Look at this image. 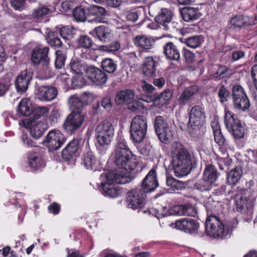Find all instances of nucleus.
Segmentation results:
<instances>
[{
    "instance_id": "obj_1",
    "label": "nucleus",
    "mask_w": 257,
    "mask_h": 257,
    "mask_svg": "<svg viewBox=\"0 0 257 257\" xmlns=\"http://www.w3.org/2000/svg\"><path fill=\"white\" fill-rule=\"evenodd\" d=\"M170 166L175 175L179 178L187 175L191 172L195 158L182 144L175 142L171 148Z\"/></svg>"
},
{
    "instance_id": "obj_2",
    "label": "nucleus",
    "mask_w": 257,
    "mask_h": 257,
    "mask_svg": "<svg viewBox=\"0 0 257 257\" xmlns=\"http://www.w3.org/2000/svg\"><path fill=\"white\" fill-rule=\"evenodd\" d=\"M114 163L128 171L139 172V164L136 156L131 151L124 139L121 136L116 138Z\"/></svg>"
},
{
    "instance_id": "obj_3",
    "label": "nucleus",
    "mask_w": 257,
    "mask_h": 257,
    "mask_svg": "<svg viewBox=\"0 0 257 257\" xmlns=\"http://www.w3.org/2000/svg\"><path fill=\"white\" fill-rule=\"evenodd\" d=\"M236 225V221L224 224L217 216L210 215L206 220L205 231L207 235L212 238L224 239L230 235Z\"/></svg>"
},
{
    "instance_id": "obj_4",
    "label": "nucleus",
    "mask_w": 257,
    "mask_h": 257,
    "mask_svg": "<svg viewBox=\"0 0 257 257\" xmlns=\"http://www.w3.org/2000/svg\"><path fill=\"white\" fill-rule=\"evenodd\" d=\"M224 122L228 131L234 139H241L244 137L246 133L245 125L226 107L224 109Z\"/></svg>"
},
{
    "instance_id": "obj_5",
    "label": "nucleus",
    "mask_w": 257,
    "mask_h": 257,
    "mask_svg": "<svg viewBox=\"0 0 257 257\" xmlns=\"http://www.w3.org/2000/svg\"><path fill=\"white\" fill-rule=\"evenodd\" d=\"M95 141L97 147H105L109 145L114 136V128L106 121L99 123L95 130Z\"/></svg>"
},
{
    "instance_id": "obj_6",
    "label": "nucleus",
    "mask_w": 257,
    "mask_h": 257,
    "mask_svg": "<svg viewBox=\"0 0 257 257\" xmlns=\"http://www.w3.org/2000/svg\"><path fill=\"white\" fill-rule=\"evenodd\" d=\"M138 172L128 171L123 168L119 167L117 169L102 174L100 176V180L114 184H124L130 182L133 175Z\"/></svg>"
},
{
    "instance_id": "obj_7",
    "label": "nucleus",
    "mask_w": 257,
    "mask_h": 257,
    "mask_svg": "<svg viewBox=\"0 0 257 257\" xmlns=\"http://www.w3.org/2000/svg\"><path fill=\"white\" fill-rule=\"evenodd\" d=\"M147 119L144 116L137 115L133 118L130 133L134 142L140 143L143 142L147 133Z\"/></svg>"
},
{
    "instance_id": "obj_8",
    "label": "nucleus",
    "mask_w": 257,
    "mask_h": 257,
    "mask_svg": "<svg viewBox=\"0 0 257 257\" xmlns=\"http://www.w3.org/2000/svg\"><path fill=\"white\" fill-rule=\"evenodd\" d=\"M154 126L156 133L162 142L167 144L171 141L174 132L166 118L162 116H156Z\"/></svg>"
},
{
    "instance_id": "obj_9",
    "label": "nucleus",
    "mask_w": 257,
    "mask_h": 257,
    "mask_svg": "<svg viewBox=\"0 0 257 257\" xmlns=\"http://www.w3.org/2000/svg\"><path fill=\"white\" fill-rule=\"evenodd\" d=\"M232 98L234 107L242 112L247 111L250 107V101L243 88L239 85L232 87Z\"/></svg>"
},
{
    "instance_id": "obj_10",
    "label": "nucleus",
    "mask_w": 257,
    "mask_h": 257,
    "mask_svg": "<svg viewBox=\"0 0 257 257\" xmlns=\"http://www.w3.org/2000/svg\"><path fill=\"white\" fill-rule=\"evenodd\" d=\"M65 141L64 135L59 130H52L48 132L45 139V146L50 150L59 149Z\"/></svg>"
},
{
    "instance_id": "obj_11",
    "label": "nucleus",
    "mask_w": 257,
    "mask_h": 257,
    "mask_svg": "<svg viewBox=\"0 0 257 257\" xmlns=\"http://www.w3.org/2000/svg\"><path fill=\"white\" fill-rule=\"evenodd\" d=\"M145 193L141 187L131 190L127 193L126 203L128 208L136 209L141 207L144 203Z\"/></svg>"
},
{
    "instance_id": "obj_12",
    "label": "nucleus",
    "mask_w": 257,
    "mask_h": 257,
    "mask_svg": "<svg viewBox=\"0 0 257 257\" xmlns=\"http://www.w3.org/2000/svg\"><path fill=\"white\" fill-rule=\"evenodd\" d=\"M217 179V172L214 167L211 165L205 168L203 173V180L198 188L201 191H209Z\"/></svg>"
},
{
    "instance_id": "obj_13",
    "label": "nucleus",
    "mask_w": 257,
    "mask_h": 257,
    "mask_svg": "<svg viewBox=\"0 0 257 257\" xmlns=\"http://www.w3.org/2000/svg\"><path fill=\"white\" fill-rule=\"evenodd\" d=\"M84 120V114L82 112H72L64 123L65 129L71 133L79 128Z\"/></svg>"
},
{
    "instance_id": "obj_14",
    "label": "nucleus",
    "mask_w": 257,
    "mask_h": 257,
    "mask_svg": "<svg viewBox=\"0 0 257 257\" xmlns=\"http://www.w3.org/2000/svg\"><path fill=\"white\" fill-rule=\"evenodd\" d=\"M205 120V112L203 107L195 105L191 108L189 113V126L198 127L204 123Z\"/></svg>"
},
{
    "instance_id": "obj_15",
    "label": "nucleus",
    "mask_w": 257,
    "mask_h": 257,
    "mask_svg": "<svg viewBox=\"0 0 257 257\" xmlns=\"http://www.w3.org/2000/svg\"><path fill=\"white\" fill-rule=\"evenodd\" d=\"M254 198L250 195L249 191L242 189L240 190L239 194L237 195L235 199V204L238 210L243 209H248L253 205Z\"/></svg>"
},
{
    "instance_id": "obj_16",
    "label": "nucleus",
    "mask_w": 257,
    "mask_h": 257,
    "mask_svg": "<svg viewBox=\"0 0 257 257\" xmlns=\"http://www.w3.org/2000/svg\"><path fill=\"white\" fill-rule=\"evenodd\" d=\"M175 227L189 233H197L199 228L198 222L191 218H182L175 222Z\"/></svg>"
},
{
    "instance_id": "obj_17",
    "label": "nucleus",
    "mask_w": 257,
    "mask_h": 257,
    "mask_svg": "<svg viewBox=\"0 0 257 257\" xmlns=\"http://www.w3.org/2000/svg\"><path fill=\"white\" fill-rule=\"evenodd\" d=\"M172 16L173 14L170 10L163 8L155 17V21L162 25L164 30L171 31L174 28V23L171 22Z\"/></svg>"
},
{
    "instance_id": "obj_18",
    "label": "nucleus",
    "mask_w": 257,
    "mask_h": 257,
    "mask_svg": "<svg viewBox=\"0 0 257 257\" xmlns=\"http://www.w3.org/2000/svg\"><path fill=\"white\" fill-rule=\"evenodd\" d=\"M87 78L97 85L104 84L107 79V75L101 70L95 67H89L86 71Z\"/></svg>"
},
{
    "instance_id": "obj_19",
    "label": "nucleus",
    "mask_w": 257,
    "mask_h": 257,
    "mask_svg": "<svg viewBox=\"0 0 257 257\" xmlns=\"http://www.w3.org/2000/svg\"><path fill=\"white\" fill-rule=\"evenodd\" d=\"M83 142L82 139L75 138L72 140L63 150L62 156L66 160H70L74 156H76L80 149L81 144Z\"/></svg>"
},
{
    "instance_id": "obj_20",
    "label": "nucleus",
    "mask_w": 257,
    "mask_h": 257,
    "mask_svg": "<svg viewBox=\"0 0 257 257\" xmlns=\"http://www.w3.org/2000/svg\"><path fill=\"white\" fill-rule=\"evenodd\" d=\"M135 45L143 52H149L155 45L153 38L147 35H139L133 39Z\"/></svg>"
},
{
    "instance_id": "obj_21",
    "label": "nucleus",
    "mask_w": 257,
    "mask_h": 257,
    "mask_svg": "<svg viewBox=\"0 0 257 257\" xmlns=\"http://www.w3.org/2000/svg\"><path fill=\"white\" fill-rule=\"evenodd\" d=\"M158 182L157 179V174L155 170H151L143 180L141 187L144 193L149 192L154 190L158 186Z\"/></svg>"
},
{
    "instance_id": "obj_22",
    "label": "nucleus",
    "mask_w": 257,
    "mask_h": 257,
    "mask_svg": "<svg viewBox=\"0 0 257 257\" xmlns=\"http://www.w3.org/2000/svg\"><path fill=\"white\" fill-rule=\"evenodd\" d=\"M32 78V73L27 70L22 71L18 76L15 82L16 89L18 92H25L28 88L30 81Z\"/></svg>"
},
{
    "instance_id": "obj_23",
    "label": "nucleus",
    "mask_w": 257,
    "mask_h": 257,
    "mask_svg": "<svg viewBox=\"0 0 257 257\" xmlns=\"http://www.w3.org/2000/svg\"><path fill=\"white\" fill-rule=\"evenodd\" d=\"M49 128L48 123L44 120L32 122L30 127V133L35 139L40 138Z\"/></svg>"
},
{
    "instance_id": "obj_24",
    "label": "nucleus",
    "mask_w": 257,
    "mask_h": 257,
    "mask_svg": "<svg viewBox=\"0 0 257 257\" xmlns=\"http://www.w3.org/2000/svg\"><path fill=\"white\" fill-rule=\"evenodd\" d=\"M38 96L41 100L51 101L57 95V90L54 87L40 86L38 88Z\"/></svg>"
},
{
    "instance_id": "obj_25",
    "label": "nucleus",
    "mask_w": 257,
    "mask_h": 257,
    "mask_svg": "<svg viewBox=\"0 0 257 257\" xmlns=\"http://www.w3.org/2000/svg\"><path fill=\"white\" fill-rule=\"evenodd\" d=\"M198 91V87L196 85H192L187 87L180 94L178 98V102L181 106H184L193 99V95Z\"/></svg>"
},
{
    "instance_id": "obj_26",
    "label": "nucleus",
    "mask_w": 257,
    "mask_h": 257,
    "mask_svg": "<svg viewBox=\"0 0 257 257\" xmlns=\"http://www.w3.org/2000/svg\"><path fill=\"white\" fill-rule=\"evenodd\" d=\"M49 50V49L47 47L35 49L32 53V62L35 65H38L43 63L45 60H49L48 57Z\"/></svg>"
},
{
    "instance_id": "obj_27",
    "label": "nucleus",
    "mask_w": 257,
    "mask_h": 257,
    "mask_svg": "<svg viewBox=\"0 0 257 257\" xmlns=\"http://www.w3.org/2000/svg\"><path fill=\"white\" fill-rule=\"evenodd\" d=\"M102 186L101 192L105 196L116 197L120 194V190L114 183L101 180Z\"/></svg>"
},
{
    "instance_id": "obj_28",
    "label": "nucleus",
    "mask_w": 257,
    "mask_h": 257,
    "mask_svg": "<svg viewBox=\"0 0 257 257\" xmlns=\"http://www.w3.org/2000/svg\"><path fill=\"white\" fill-rule=\"evenodd\" d=\"M181 15L184 21L191 22L198 19L201 16V13L197 8L187 7L183 9Z\"/></svg>"
},
{
    "instance_id": "obj_29",
    "label": "nucleus",
    "mask_w": 257,
    "mask_h": 257,
    "mask_svg": "<svg viewBox=\"0 0 257 257\" xmlns=\"http://www.w3.org/2000/svg\"><path fill=\"white\" fill-rule=\"evenodd\" d=\"M28 165L33 170H38L45 167V162L39 154L30 153L28 157Z\"/></svg>"
},
{
    "instance_id": "obj_30",
    "label": "nucleus",
    "mask_w": 257,
    "mask_h": 257,
    "mask_svg": "<svg viewBox=\"0 0 257 257\" xmlns=\"http://www.w3.org/2000/svg\"><path fill=\"white\" fill-rule=\"evenodd\" d=\"M142 69L143 74L146 77H156V62L152 57H148L145 59Z\"/></svg>"
},
{
    "instance_id": "obj_31",
    "label": "nucleus",
    "mask_w": 257,
    "mask_h": 257,
    "mask_svg": "<svg viewBox=\"0 0 257 257\" xmlns=\"http://www.w3.org/2000/svg\"><path fill=\"white\" fill-rule=\"evenodd\" d=\"M67 70L80 78L83 71L84 70V66L79 60L76 58H73L67 67Z\"/></svg>"
},
{
    "instance_id": "obj_32",
    "label": "nucleus",
    "mask_w": 257,
    "mask_h": 257,
    "mask_svg": "<svg viewBox=\"0 0 257 257\" xmlns=\"http://www.w3.org/2000/svg\"><path fill=\"white\" fill-rule=\"evenodd\" d=\"M92 33L95 34L98 39L102 42L108 41L112 36L111 30L108 27L104 26L95 28Z\"/></svg>"
},
{
    "instance_id": "obj_33",
    "label": "nucleus",
    "mask_w": 257,
    "mask_h": 257,
    "mask_svg": "<svg viewBox=\"0 0 257 257\" xmlns=\"http://www.w3.org/2000/svg\"><path fill=\"white\" fill-rule=\"evenodd\" d=\"M164 53L168 59L178 61L180 57L178 49L172 42H168L164 45Z\"/></svg>"
},
{
    "instance_id": "obj_34",
    "label": "nucleus",
    "mask_w": 257,
    "mask_h": 257,
    "mask_svg": "<svg viewBox=\"0 0 257 257\" xmlns=\"http://www.w3.org/2000/svg\"><path fill=\"white\" fill-rule=\"evenodd\" d=\"M50 12V10L47 7L44 5H40L33 10L32 17L34 20L36 22H45L46 16Z\"/></svg>"
},
{
    "instance_id": "obj_35",
    "label": "nucleus",
    "mask_w": 257,
    "mask_h": 257,
    "mask_svg": "<svg viewBox=\"0 0 257 257\" xmlns=\"http://www.w3.org/2000/svg\"><path fill=\"white\" fill-rule=\"evenodd\" d=\"M87 12L89 16H95V21L98 22H102V19L101 17L105 16L106 13V11L104 8L97 5H92L88 7Z\"/></svg>"
},
{
    "instance_id": "obj_36",
    "label": "nucleus",
    "mask_w": 257,
    "mask_h": 257,
    "mask_svg": "<svg viewBox=\"0 0 257 257\" xmlns=\"http://www.w3.org/2000/svg\"><path fill=\"white\" fill-rule=\"evenodd\" d=\"M174 211L178 215H186L194 217L197 212L194 206L190 205L177 206L174 207Z\"/></svg>"
},
{
    "instance_id": "obj_37",
    "label": "nucleus",
    "mask_w": 257,
    "mask_h": 257,
    "mask_svg": "<svg viewBox=\"0 0 257 257\" xmlns=\"http://www.w3.org/2000/svg\"><path fill=\"white\" fill-rule=\"evenodd\" d=\"M135 97L133 90L126 89L118 91L115 97V101L118 104H121L125 102H127L133 100Z\"/></svg>"
},
{
    "instance_id": "obj_38",
    "label": "nucleus",
    "mask_w": 257,
    "mask_h": 257,
    "mask_svg": "<svg viewBox=\"0 0 257 257\" xmlns=\"http://www.w3.org/2000/svg\"><path fill=\"white\" fill-rule=\"evenodd\" d=\"M83 164L87 169L96 170L100 164L92 152H88L83 159Z\"/></svg>"
},
{
    "instance_id": "obj_39",
    "label": "nucleus",
    "mask_w": 257,
    "mask_h": 257,
    "mask_svg": "<svg viewBox=\"0 0 257 257\" xmlns=\"http://www.w3.org/2000/svg\"><path fill=\"white\" fill-rule=\"evenodd\" d=\"M242 175V170L240 167H236L232 169L227 174V182L230 185H235L240 179Z\"/></svg>"
},
{
    "instance_id": "obj_40",
    "label": "nucleus",
    "mask_w": 257,
    "mask_h": 257,
    "mask_svg": "<svg viewBox=\"0 0 257 257\" xmlns=\"http://www.w3.org/2000/svg\"><path fill=\"white\" fill-rule=\"evenodd\" d=\"M68 103L72 112H81L85 106L80 97L74 95L69 97Z\"/></svg>"
},
{
    "instance_id": "obj_41",
    "label": "nucleus",
    "mask_w": 257,
    "mask_h": 257,
    "mask_svg": "<svg viewBox=\"0 0 257 257\" xmlns=\"http://www.w3.org/2000/svg\"><path fill=\"white\" fill-rule=\"evenodd\" d=\"M33 112L32 108L30 107L29 101L27 98H24L20 102L18 108V113L24 116H29Z\"/></svg>"
},
{
    "instance_id": "obj_42",
    "label": "nucleus",
    "mask_w": 257,
    "mask_h": 257,
    "mask_svg": "<svg viewBox=\"0 0 257 257\" xmlns=\"http://www.w3.org/2000/svg\"><path fill=\"white\" fill-rule=\"evenodd\" d=\"M73 15L74 19L77 22H84L87 16H89L87 12V7L82 6L76 7L73 11Z\"/></svg>"
},
{
    "instance_id": "obj_43",
    "label": "nucleus",
    "mask_w": 257,
    "mask_h": 257,
    "mask_svg": "<svg viewBox=\"0 0 257 257\" xmlns=\"http://www.w3.org/2000/svg\"><path fill=\"white\" fill-rule=\"evenodd\" d=\"M166 184L168 187V189L170 191L181 190L184 187L183 182L176 180L172 176H167Z\"/></svg>"
},
{
    "instance_id": "obj_44",
    "label": "nucleus",
    "mask_w": 257,
    "mask_h": 257,
    "mask_svg": "<svg viewBox=\"0 0 257 257\" xmlns=\"http://www.w3.org/2000/svg\"><path fill=\"white\" fill-rule=\"evenodd\" d=\"M204 42V38L201 35L195 36L186 39L185 43L192 48L200 47Z\"/></svg>"
},
{
    "instance_id": "obj_45",
    "label": "nucleus",
    "mask_w": 257,
    "mask_h": 257,
    "mask_svg": "<svg viewBox=\"0 0 257 257\" xmlns=\"http://www.w3.org/2000/svg\"><path fill=\"white\" fill-rule=\"evenodd\" d=\"M77 46L79 47L86 49V51H90L88 49L92 47L93 42L91 38L86 35L81 36L77 40Z\"/></svg>"
},
{
    "instance_id": "obj_46",
    "label": "nucleus",
    "mask_w": 257,
    "mask_h": 257,
    "mask_svg": "<svg viewBox=\"0 0 257 257\" xmlns=\"http://www.w3.org/2000/svg\"><path fill=\"white\" fill-rule=\"evenodd\" d=\"M42 67L39 69V73L44 79H48L54 75V73L49 67V60H45L40 64Z\"/></svg>"
},
{
    "instance_id": "obj_47",
    "label": "nucleus",
    "mask_w": 257,
    "mask_h": 257,
    "mask_svg": "<svg viewBox=\"0 0 257 257\" xmlns=\"http://www.w3.org/2000/svg\"><path fill=\"white\" fill-rule=\"evenodd\" d=\"M230 93L226 87L223 85H220L218 86V96L221 103L226 102L230 97Z\"/></svg>"
},
{
    "instance_id": "obj_48",
    "label": "nucleus",
    "mask_w": 257,
    "mask_h": 257,
    "mask_svg": "<svg viewBox=\"0 0 257 257\" xmlns=\"http://www.w3.org/2000/svg\"><path fill=\"white\" fill-rule=\"evenodd\" d=\"M231 74V70L224 65H221L218 67L216 73L212 75L213 78H225L228 77Z\"/></svg>"
},
{
    "instance_id": "obj_49",
    "label": "nucleus",
    "mask_w": 257,
    "mask_h": 257,
    "mask_svg": "<svg viewBox=\"0 0 257 257\" xmlns=\"http://www.w3.org/2000/svg\"><path fill=\"white\" fill-rule=\"evenodd\" d=\"M101 66L103 69L108 72L112 73L116 68V65L111 59H105L102 61Z\"/></svg>"
},
{
    "instance_id": "obj_50",
    "label": "nucleus",
    "mask_w": 257,
    "mask_h": 257,
    "mask_svg": "<svg viewBox=\"0 0 257 257\" xmlns=\"http://www.w3.org/2000/svg\"><path fill=\"white\" fill-rule=\"evenodd\" d=\"M56 59L55 61V67L57 69H61L64 65L66 56L64 53L60 50L55 52Z\"/></svg>"
},
{
    "instance_id": "obj_51",
    "label": "nucleus",
    "mask_w": 257,
    "mask_h": 257,
    "mask_svg": "<svg viewBox=\"0 0 257 257\" xmlns=\"http://www.w3.org/2000/svg\"><path fill=\"white\" fill-rule=\"evenodd\" d=\"M59 117L60 114L58 109L57 108H54L51 111L47 120L45 121L47 123H48L49 126L50 125H53L57 123L58 119L59 118Z\"/></svg>"
},
{
    "instance_id": "obj_52",
    "label": "nucleus",
    "mask_w": 257,
    "mask_h": 257,
    "mask_svg": "<svg viewBox=\"0 0 257 257\" xmlns=\"http://www.w3.org/2000/svg\"><path fill=\"white\" fill-rule=\"evenodd\" d=\"M49 111V108L47 106H38L34 111V118L38 119L46 116L48 114Z\"/></svg>"
},
{
    "instance_id": "obj_53",
    "label": "nucleus",
    "mask_w": 257,
    "mask_h": 257,
    "mask_svg": "<svg viewBox=\"0 0 257 257\" xmlns=\"http://www.w3.org/2000/svg\"><path fill=\"white\" fill-rule=\"evenodd\" d=\"M59 33L61 37L65 41L69 40L73 38L72 31L68 26L62 27Z\"/></svg>"
},
{
    "instance_id": "obj_54",
    "label": "nucleus",
    "mask_w": 257,
    "mask_h": 257,
    "mask_svg": "<svg viewBox=\"0 0 257 257\" xmlns=\"http://www.w3.org/2000/svg\"><path fill=\"white\" fill-rule=\"evenodd\" d=\"M80 98L85 106L93 101L95 95L90 92H85L81 94Z\"/></svg>"
},
{
    "instance_id": "obj_55",
    "label": "nucleus",
    "mask_w": 257,
    "mask_h": 257,
    "mask_svg": "<svg viewBox=\"0 0 257 257\" xmlns=\"http://www.w3.org/2000/svg\"><path fill=\"white\" fill-rule=\"evenodd\" d=\"M230 23L232 25L240 28L244 26L243 16H236L230 20Z\"/></svg>"
},
{
    "instance_id": "obj_56",
    "label": "nucleus",
    "mask_w": 257,
    "mask_h": 257,
    "mask_svg": "<svg viewBox=\"0 0 257 257\" xmlns=\"http://www.w3.org/2000/svg\"><path fill=\"white\" fill-rule=\"evenodd\" d=\"M214 135V139L215 142L219 146H223L226 143L224 137L223 136L221 132H217Z\"/></svg>"
},
{
    "instance_id": "obj_57",
    "label": "nucleus",
    "mask_w": 257,
    "mask_h": 257,
    "mask_svg": "<svg viewBox=\"0 0 257 257\" xmlns=\"http://www.w3.org/2000/svg\"><path fill=\"white\" fill-rule=\"evenodd\" d=\"M21 138L24 146L25 147L31 148L36 146V143L30 139L27 134H23Z\"/></svg>"
},
{
    "instance_id": "obj_58",
    "label": "nucleus",
    "mask_w": 257,
    "mask_h": 257,
    "mask_svg": "<svg viewBox=\"0 0 257 257\" xmlns=\"http://www.w3.org/2000/svg\"><path fill=\"white\" fill-rule=\"evenodd\" d=\"M10 199L9 202L11 204L16 205L17 203V200L19 199V197H23L24 194L22 193H16L15 192H11L10 193Z\"/></svg>"
},
{
    "instance_id": "obj_59",
    "label": "nucleus",
    "mask_w": 257,
    "mask_h": 257,
    "mask_svg": "<svg viewBox=\"0 0 257 257\" xmlns=\"http://www.w3.org/2000/svg\"><path fill=\"white\" fill-rule=\"evenodd\" d=\"M73 0H65L61 4V9L64 12H67L74 6Z\"/></svg>"
},
{
    "instance_id": "obj_60",
    "label": "nucleus",
    "mask_w": 257,
    "mask_h": 257,
    "mask_svg": "<svg viewBox=\"0 0 257 257\" xmlns=\"http://www.w3.org/2000/svg\"><path fill=\"white\" fill-rule=\"evenodd\" d=\"M153 78V83L155 85V86L158 87L159 88H161L164 86L166 81L163 77L160 76H157L156 75V77H154Z\"/></svg>"
},
{
    "instance_id": "obj_61",
    "label": "nucleus",
    "mask_w": 257,
    "mask_h": 257,
    "mask_svg": "<svg viewBox=\"0 0 257 257\" xmlns=\"http://www.w3.org/2000/svg\"><path fill=\"white\" fill-rule=\"evenodd\" d=\"M172 95V92L170 89H165L160 94L159 98L160 100H162L165 102L171 98Z\"/></svg>"
},
{
    "instance_id": "obj_62",
    "label": "nucleus",
    "mask_w": 257,
    "mask_h": 257,
    "mask_svg": "<svg viewBox=\"0 0 257 257\" xmlns=\"http://www.w3.org/2000/svg\"><path fill=\"white\" fill-rule=\"evenodd\" d=\"M48 43L51 46L55 48L60 47L62 45V42L60 39L58 37L51 38L49 40H48Z\"/></svg>"
},
{
    "instance_id": "obj_63",
    "label": "nucleus",
    "mask_w": 257,
    "mask_h": 257,
    "mask_svg": "<svg viewBox=\"0 0 257 257\" xmlns=\"http://www.w3.org/2000/svg\"><path fill=\"white\" fill-rule=\"evenodd\" d=\"M126 19L130 22H135L138 19V14L136 11H131L127 12Z\"/></svg>"
},
{
    "instance_id": "obj_64",
    "label": "nucleus",
    "mask_w": 257,
    "mask_h": 257,
    "mask_svg": "<svg viewBox=\"0 0 257 257\" xmlns=\"http://www.w3.org/2000/svg\"><path fill=\"white\" fill-rule=\"evenodd\" d=\"M244 26L255 25L257 22V16L253 18L247 16H243Z\"/></svg>"
}]
</instances>
